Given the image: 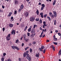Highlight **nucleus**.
Listing matches in <instances>:
<instances>
[{
  "label": "nucleus",
  "mask_w": 61,
  "mask_h": 61,
  "mask_svg": "<svg viewBox=\"0 0 61 61\" xmlns=\"http://www.w3.org/2000/svg\"><path fill=\"white\" fill-rule=\"evenodd\" d=\"M24 16L25 17H27L29 16V13L28 12H26L24 13Z\"/></svg>",
  "instance_id": "obj_1"
},
{
  "label": "nucleus",
  "mask_w": 61,
  "mask_h": 61,
  "mask_svg": "<svg viewBox=\"0 0 61 61\" xmlns=\"http://www.w3.org/2000/svg\"><path fill=\"white\" fill-rule=\"evenodd\" d=\"M49 15L50 17H51V18H54V15L52 14L51 12H50Z\"/></svg>",
  "instance_id": "obj_2"
},
{
  "label": "nucleus",
  "mask_w": 61,
  "mask_h": 61,
  "mask_svg": "<svg viewBox=\"0 0 61 61\" xmlns=\"http://www.w3.org/2000/svg\"><path fill=\"white\" fill-rule=\"evenodd\" d=\"M35 18L34 17H32L30 18V21L31 22H33L35 20Z\"/></svg>",
  "instance_id": "obj_3"
},
{
  "label": "nucleus",
  "mask_w": 61,
  "mask_h": 61,
  "mask_svg": "<svg viewBox=\"0 0 61 61\" xmlns=\"http://www.w3.org/2000/svg\"><path fill=\"white\" fill-rule=\"evenodd\" d=\"M11 33L12 35H13V33L14 35H15V30H12V31L11 32Z\"/></svg>",
  "instance_id": "obj_4"
},
{
  "label": "nucleus",
  "mask_w": 61,
  "mask_h": 61,
  "mask_svg": "<svg viewBox=\"0 0 61 61\" xmlns=\"http://www.w3.org/2000/svg\"><path fill=\"white\" fill-rule=\"evenodd\" d=\"M53 12L54 15V16L55 17H56L57 15L56 12V11H53Z\"/></svg>",
  "instance_id": "obj_5"
},
{
  "label": "nucleus",
  "mask_w": 61,
  "mask_h": 61,
  "mask_svg": "<svg viewBox=\"0 0 61 61\" xmlns=\"http://www.w3.org/2000/svg\"><path fill=\"white\" fill-rule=\"evenodd\" d=\"M40 30H42V31H43V32H46V29H45V30L42 29V28L41 27L40 28Z\"/></svg>",
  "instance_id": "obj_6"
},
{
  "label": "nucleus",
  "mask_w": 61,
  "mask_h": 61,
  "mask_svg": "<svg viewBox=\"0 0 61 61\" xmlns=\"http://www.w3.org/2000/svg\"><path fill=\"white\" fill-rule=\"evenodd\" d=\"M32 26H30L29 29L28 30V32H30L31 31V28H32Z\"/></svg>",
  "instance_id": "obj_7"
},
{
  "label": "nucleus",
  "mask_w": 61,
  "mask_h": 61,
  "mask_svg": "<svg viewBox=\"0 0 61 61\" xmlns=\"http://www.w3.org/2000/svg\"><path fill=\"white\" fill-rule=\"evenodd\" d=\"M26 58L28 61H30L31 60V58L29 56H27Z\"/></svg>",
  "instance_id": "obj_8"
},
{
  "label": "nucleus",
  "mask_w": 61,
  "mask_h": 61,
  "mask_svg": "<svg viewBox=\"0 0 61 61\" xmlns=\"http://www.w3.org/2000/svg\"><path fill=\"white\" fill-rule=\"evenodd\" d=\"M51 47L52 48V49H53V50H54V51L55 50V46L53 45H51Z\"/></svg>",
  "instance_id": "obj_9"
},
{
  "label": "nucleus",
  "mask_w": 61,
  "mask_h": 61,
  "mask_svg": "<svg viewBox=\"0 0 61 61\" xmlns=\"http://www.w3.org/2000/svg\"><path fill=\"white\" fill-rule=\"evenodd\" d=\"M12 14V12H10L9 13V14L8 15L7 17H10L11 15Z\"/></svg>",
  "instance_id": "obj_10"
},
{
  "label": "nucleus",
  "mask_w": 61,
  "mask_h": 61,
  "mask_svg": "<svg viewBox=\"0 0 61 61\" xmlns=\"http://www.w3.org/2000/svg\"><path fill=\"white\" fill-rule=\"evenodd\" d=\"M40 15H41V17L42 18H43V13L41 12L40 14Z\"/></svg>",
  "instance_id": "obj_11"
},
{
  "label": "nucleus",
  "mask_w": 61,
  "mask_h": 61,
  "mask_svg": "<svg viewBox=\"0 0 61 61\" xmlns=\"http://www.w3.org/2000/svg\"><path fill=\"white\" fill-rule=\"evenodd\" d=\"M35 32V30H34V29H33L31 31V33L32 34H34Z\"/></svg>",
  "instance_id": "obj_12"
},
{
  "label": "nucleus",
  "mask_w": 61,
  "mask_h": 61,
  "mask_svg": "<svg viewBox=\"0 0 61 61\" xmlns=\"http://www.w3.org/2000/svg\"><path fill=\"white\" fill-rule=\"evenodd\" d=\"M36 14L37 15H39V11L38 10H37L36 11Z\"/></svg>",
  "instance_id": "obj_13"
},
{
  "label": "nucleus",
  "mask_w": 61,
  "mask_h": 61,
  "mask_svg": "<svg viewBox=\"0 0 61 61\" xmlns=\"http://www.w3.org/2000/svg\"><path fill=\"white\" fill-rule=\"evenodd\" d=\"M43 33H44V31H42L41 33V35L39 36L40 37H42V35L43 34Z\"/></svg>",
  "instance_id": "obj_14"
},
{
  "label": "nucleus",
  "mask_w": 61,
  "mask_h": 61,
  "mask_svg": "<svg viewBox=\"0 0 61 61\" xmlns=\"http://www.w3.org/2000/svg\"><path fill=\"white\" fill-rule=\"evenodd\" d=\"M23 8H24V5L23 4H22L20 6V9L22 10L23 9Z\"/></svg>",
  "instance_id": "obj_15"
},
{
  "label": "nucleus",
  "mask_w": 61,
  "mask_h": 61,
  "mask_svg": "<svg viewBox=\"0 0 61 61\" xmlns=\"http://www.w3.org/2000/svg\"><path fill=\"white\" fill-rule=\"evenodd\" d=\"M39 53H38V54H36V56L38 58H39Z\"/></svg>",
  "instance_id": "obj_16"
},
{
  "label": "nucleus",
  "mask_w": 61,
  "mask_h": 61,
  "mask_svg": "<svg viewBox=\"0 0 61 61\" xmlns=\"http://www.w3.org/2000/svg\"><path fill=\"white\" fill-rule=\"evenodd\" d=\"M30 37H31V38H32L34 37V34H32L31 35H30Z\"/></svg>",
  "instance_id": "obj_17"
},
{
  "label": "nucleus",
  "mask_w": 61,
  "mask_h": 61,
  "mask_svg": "<svg viewBox=\"0 0 61 61\" xmlns=\"http://www.w3.org/2000/svg\"><path fill=\"white\" fill-rule=\"evenodd\" d=\"M29 39L27 38L26 39H25V40H25V41L26 42H28V41H29Z\"/></svg>",
  "instance_id": "obj_18"
},
{
  "label": "nucleus",
  "mask_w": 61,
  "mask_h": 61,
  "mask_svg": "<svg viewBox=\"0 0 61 61\" xmlns=\"http://www.w3.org/2000/svg\"><path fill=\"white\" fill-rule=\"evenodd\" d=\"M36 27H37V26L36 24H34V25L33 28L34 29H35V28H36Z\"/></svg>",
  "instance_id": "obj_19"
},
{
  "label": "nucleus",
  "mask_w": 61,
  "mask_h": 61,
  "mask_svg": "<svg viewBox=\"0 0 61 61\" xmlns=\"http://www.w3.org/2000/svg\"><path fill=\"white\" fill-rule=\"evenodd\" d=\"M6 39H7V41H9V40H10V37H6Z\"/></svg>",
  "instance_id": "obj_20"
},
{
  "label": "nucleus",
  "mask_w": 61,
  "mask_h": 61,
  "mask_svg": "<svg viewBox=\"0 0 61 61\" xmlns=\"http://www.w3.org/2000/svg\"><path fill=\"white\" fill-rule=\"evenodd\" d=\"M56 0H54V2L53 3V5H55V4H56Z\"/></svg>",
  "instance_id": "obj_21"
},
{
  "label": "nucleus",
  "mask_w": 61,
  "mask_h": 61,
  "mask_svg": "<svg viewBox=\"0 0 61 61\" xmlns=\"http://www.w3.org/2000/svg\"><path fill=\"white\" fill-rule=\"evenodd\" d=\"M9 26L10 27H12L13 26V24H10L9 25Z\"/></svg>",
  "instance_id": "obj_22"
},
{
  "label": "nucleus",
  "mask_w": 61,
  "mask_h": 61,
  "mask_svg": "<svg viewBox=\"0 0 61 61\" xmlns=\"http://www.w3.org/2000/svg\"><path fill=\"white\" fill-rule=\"evenodd\" d=\"M47 26V25L46 24H44L43 26V28H45V26Z\"/></svg>",
  "instance_id": "obj_23"
},
{
  "label": "nucleus",
  "mask_w": 61,
  "mask_h": 61,
  "mask_svg": "<svg viewBox=\"0 0 61 61\" xmlns=\"http://www.w3.org/2000/svg\"><path fill=\"white\" fill-rule=\"evenodd\" d=\"M35 20L36 21H37V22H38L39 20V19L38 18H37L35 19Z\"/></svg>",
  "instance_id": "obj_24"
},
{
  "label": "nucleus",
  "mask_w": 61,
  "mask_h": 61,
  "mask_svg": "<svg viewBox=\"0 0 61 61\" xmlns=\"http://www.w3.org/2000/svg\"><path fill=\"white\" fill-rule=\"evenodd\" d=\"M15 4H18V1L17 0H15Z\"/></svg>",
  "instance_id": "obj_25"
},
{
  "label": "nucleus",
  "mask_w": 61,
  "mask_h": 61,
  "mask_svg": "<svg viewBox=\"0 0 61 61\" xmlns=\"http://www.w3.org/2000/svg\"><path fill=\"white\" fill-rule=\"evenodd\" d=\"M27 26H26L25 27V28L24 29V31H25L26 30V29H27Z\"/></svg>",
  "instance_id": "obj_26"
},
{
  "label": "nucleus",
  "mask_w": 61,
  "mask_h": 61,
  "mask_svg": "<svg viewBox=\"0 0 61 61\" xmlns=\"http://www.w3.org/2000/svg\"><path fill=\"white\" fill-rule=\"evenodd\" d=\"M23 36L24 38V40H25V38L26 37V36H25V35L24 34L23 35Z\"/></svg>",
  "instance_id": "obj_27"
},
{
  "label": "nucleus",
  "mask_w": 61,
  "mask_h": 61,
  "mask_svg": "<svg viewBox=\"0 0 61 61\" xmlns=\"http://www.w3.org/2000/svg\"><path fill=\"white\" fill-rule=\"evenodd\" d=\"M32 52H33V50H32V49L31 48H30V53H32Z\"/></svg>",
  "instance_id": "obj_28"
},
{
  "label": "nucleus",
  "mask_w": 61,
  "mask_h": 61,
  "mask_svg": "<svg viewBox=\"0 0 61 61\" xmlns=\"http://www.w3.org/2000/svg\"><path fill=\"white\" fill-rule=\"evenodd\" d=\"M15 49H16L17 50H19V48L16 46H15Z\"/></svg>",
  "instance_id": "obj_29"
},
{
  "label": "nucleus",
  "mask_w": 61,
  "mask_h": 61,
  "mask_svg": "<svg viewBox=\"0 0 61 61\" xmlns=\"http://www.w3.org/2000/svg\"><path fill=\"white\" fill-rule=\"evenodd\" d=\"M4 56H3L1 59V60L2 61H4Z\"/></svg>",
  "instance_id": "obj_30"
},
{
  "label": "nucleus",
  "mask_w": 61,
  "mask_h": 61,
  "mask_svg": "<svg viewBox=\"0 0 61 61\" xmlns=\"http://www.w3.org/2000/svg\"><path fill=\"white\" fill-rule=\"evenodd\" d=\"M11 47L13 49H14V50L15 49V46H11Z\"/></svg>",
  "instance_id": "obj_31"
},
{
  "label": "nucleus",
  "mask_w": 61,
  "mask_h": 61,
  "mask_svg": "<svg viewBox=\"0 0 61 61\" xmlns=\"http://www.w3.org/2000/svg\"><path fill=\"white\" fill-rule=\"evenodd\" d=\"M26 53H25V52L24 53L23 55L24 57H25V56H26Z\"/></svg>",
  "instance_id": "obj_32"
},
{
  "label": "nucleus",
  "mask_w": 61,
  "mask_h": 61,
  "mask_svg": "<svg viewBox=\"0 0 61 61\" xmlns=\"http://www.w3.org/2000/svg\"><path fill=\"white\" fill-rule=\"evenodd\" d=\"M59 55H61V50H60L59 51Z\"/></svg>",
  "instance_id": "obj_33"
},
{
  "label": "nucleus",
  "mask_w": 61,
  "mask_h": 61,
  "mask_svg": "<svg viewBox=\"0 0 61 61\" xmlns=\"http://www.w3.org/2000/svg\"><path fill=\"white\" fill-rule=\"evenodd\" d=\"M11 19L12 20V21H14V19L13 16H12L11 17Z\"/></svg>",
  "instance_id": "obj_34"
},
{
  "label": "nucleus",
  "mask_w": 61,
  "mask_h": 61,
  "mask_svg": "<svg viewBox=\"0 0 61 61\" xmlns=\"http://www.w3.org/2000/svg\"><path fill=\"white\" fill-rule=\"evenodd\" d=\"M56 20H55L54 23V25H56Z\"/></svg>",
  "instance_id": "obj_35"
},
{
  "label": "nucleus",
  "mask_w": 61,
  "mask_h": 61,
  "mask_svg": "<svg viewBox=\"0 0 61 61\" xmlns=\"http://www.w3.org/2000/svg\"><path fill=\"white\" fill-rule=\"evenodd\" d=\"M53 40L54 41H57V38H53Z\"/></svg>",
  "instance_id": "obj_36"
},
{
  "label": "nucleus",
  "mask_w": 61,
  "mask_h": 61,
  "mask_svg": "<svg viewBox=\"0 0 61 61\" xmlns=\"http://www.w3.org/2000/svg\"><path fill=\"white\" fill-rule=\"evenodd\" d=\"M39 22L41 24H42V20L40 19Z\"/></svg>",
  "instance_id": "obj_37"
},
{
  "label": "nucleus",
  "mask_w": 61,
  "mask_h": 61,
  "mask_svg": "<svg viewBox=\"0 0 61 61\" xmlns=\"http://www.w3.org/2000/svg\"><path fill=\"white\" fill-rule=\"evenodd\" d=\"M41 5L42 6V7H45V5L44 4H42Z\"/></svg>",
  "instance_id": "obj_38"
},
{
  "label": "nucleus",
  "mask_w": 61,
  "mask_h": 61,
  "mask_svg": "<svg viewBox=\"0 0 61 61\" xmlns=\"http://www.w3.org/2000/svg\"><path fill=\"white\" fill-rule=\"evenodd\" d=\"M47 18H48L49 19V21H50L51 20V18L50 17H49V16L47 17Z\"/></svg>",
  "instance_id": "obj_39"
},
{
  "label": "nucleus",
  "mask_w": 61,
  "mask_h": 61,
  "mask_svg": "<svg viewBox=\"0 0 61 61\" xmlns=\"http://www.w3.org/2000/svg\"><path fill=\"white\" fill-rule=\"evenodd\" d=\"M41 48L42 49H44V48H45V46H41Z\"/></svg>",
  "instance_id": "obj_40"
},
{
  "label": "nucleus",
  "mask_w": 61,
  "mask_h": 61,
  "mask_svg": "<svg viewBox=\"0 0 61 61\" xmlns=\"http://www.w3.org/2000/svg\"><path fill=\"white\" fill-rule=\"evenodd\" d=\"M16 14H17V11L15 10L14 11V15H16Z\"/></svg>",
  "instance_id": "obj_41"
},
{
  "label": "nucleus",
  "mask_w": 61,
  "mask_h": 61,
  "mask_svg": "<svg viewBox=\"0 0 61 61\" xmlns=\"http://www.w3.org/2000/svg\"><path fill=\"white\" fill-rule=\"evenodd\" d=\"M39 50L40 51H42V49H42V48H39Z\"/></svg>",
  "instance_id": "obj_42"
},
{
  "label": "nucleus",
  "mask_w": 61,
  "mask_h": 61,
  "mask_svg": "<svg viewBox=\"0 0 61 61\" xmlns=\"http://www.w3.org/2000/svg\"><path fill=\"white\" fill-rule=\"evenodd\" d=\"M28 45L29 46H32V44L31 43H30Z\"/></svg>",
  "instance_id": "obj_43"
},
{
  "label": "nucleus",
  "mask_w": 61,
  "mask_h": 61,
  "mask_svg": "<svg viewBox=\"0 0 61 61\" xmlns=\"http://www.w3.org/2000/svg\"><path fill=\"white\" fill-rule=\"evenodd\" d=\"M53 44H54L55 45H57V42H53Z\"/></svg>",
  "instance_id": "obj_44"
},
{
  "label": "nucleus",
  "mask_w": 61,
  "mask_h": 61,
  "mask_svg": "<svg viewBox=\"0 0 61 61\" xmlns=\"http://www.w3.org/2000/svg\"><path fill=\"white\" fill-rule=\"evenodd\" d=\"M28 48H29V47H27L25 48V50H26Z\"/></svg>",
  "instance_id": "obj_45"
},
{
  "label": "nucleus",
  "mask_w": 61,
  "mask_h": 61,
  "mask_svg": "<svg viewBox=\"0 0 61 61\" xmlns=\"http://www.w3.org/2000/svg\"><path fill=\"white\" fill-rule=\"evenodd\" d=\"M30 33H27V35L28 36H30Z\"/></svg>",
  "instance_id": "obj_46"
},
{
  "label": "nucleus",
  "mask_w": 61,
  "mask_h": 61,
  "mask_svg": "<svg viewBox=\"0 0 61 61\" xmlns=\"http://www.w3.org/2000/svg\"><path fill=\"white\" fill-rule=\"evenodd\" d=\"M19 41V40H18L17 39L16 40L15 43H17L18 42V41Z\"/></svg>",
  "instance_id": "obj_47"
},
{
  "label": "nucleus",
  "mask_w": 61,
  "mask_h": 61,
  "mask_svg": "<svg viewBox=\"0 0 61 61\" xmlns=\"http://www.w3.org/2000/svg\"><path fill=\"white\" fill-rule=\"evenodd\" d=\"M44 7H42L41 8V10H43V9H44Z\"/></svg>",
  "instance_id": "obj_48"
},
{
  "label": "nucleus",
  "mask_w": 61,
  "mask_h": 61,
  "mask_svg": "<svg viewBox=\"0 0 61 61\" xmlns=\"http://www.w3.org/2000/svg\"><path fill=\"white\" fill-rule=\"evenodd\" d=\"M6 55V54L5 53H4L3 54V55L4 56H5Z\"/></svg>",
  "instance_id": "obj_49"
},
{
  "label": "nucleus",
  "mask_w": 61,
  "mask_h": 61,
  "mask_svg": "<svg viewBox=\"0 0 61 61\" xmlns=\"http://www.w3.org/2000/svg\"><path fill=\"white\" fill-rule=\"evenodd\" d=\"M11 35V34H9L8 36H7V37H10V35Z\"/></svg>",
  "instance_id": "obj_50"
},
{
  "label": "nucleus",
  "mask_w": 61,
  "mask_h": 61,
  "mask_svg": "<svg viewBox=\"0 0 61 61\" xmlns=\"http://www.w3.org/2000/svg\"><path fill=\"white\" fill-rule=\"evenodd\" d=\"M3 31V32L5 31V28H3L2 29Z\"/></svg>",
  "instance_id": "obj_51"
},
{
  "label": "nucleus",
  "mask_w": 61,
  "mask_h": 61,
  "mask_svg": "<svg viewBox=\"0 0 61 61\" xmlns=\"http://www.w3.org/2000/svg\"><path fill=\"white\" fill-rule=\"evenodd\" d=\"M21 9H19L18 10V13H19V12H20V11H21Z\"/></svg>",
  "instance_id": "obj_52"
},
{
  "label": "nucleus",
  "mask_w": 61,
  "mask_h": 61,
  "mask_svg": "<svg viewBox=\"0 0 61 61\" xmlns=\"http://www.w3.org/2000/svg\"><path fill=\"white\" fill-rule=\"evenodd\" d=\"M33 45H35L36 44V42L35 41L33 42Z\"/></svg>",
  "instance_id": "obj_53"
},
{
  "label": "nucleus",
  "mask_w": 61,
  "mask_h": 61,
  "mask_svg": "<svg viewBox=\"0 0 61 61\" xmlns=\"http://www.w3.org/2000/svg\"><path fill=\"white\" fill-rule=\"evenodd\" d=\"M43 24H46V21H44L43 22Z\"/></svg>",
  "instance_id": "obj_54"
},
{
  "label": "nucleus",
  "mask_w": 61,
  "mask_h": 61,
  "mask_svg": "<svg viewBox=\"0 0 61 61\" xmlns=\"http://www.w3.org/2000/svg\"><path fill=\"white\" fill-rule=\"evenodd\" d=\"M28 52H29V51H26V52H25V53H26V54H28Z\"/></svg>",
  "instance_id": "obj_55"
},
{
  "label": "nucleus",
  "mask_w": 61,
  "mask_h": 61,
  "mask_svg": "<svg viewBox=\"0 0 61 61\" xmlns=\"http://www.w3.org/2000/svg\"><path fill=\"white\" fill-rule=\"evenodd\" d=\"M43 51V53L45 54V52H46V50L45 49Z\"/></svg>",
  "instance_id": "obj_56"
},
{
  "label": "nucleus",
  "mask_w": 61,
  "mask_h": 61,
  "mask_svg": "<svg viewBox=\"0 0 61 61\" xmlns=\"http://www.w3.org/2000/svg\"><path fill=\"white\" fill-rule=\"evenodd\" d=\"M58 34L59 36H61V33H58Z\"/></svg>",
  "instance_id": "obj_57"
},
{
  "label": "nucleus",
  "mask_w": 61,
  "mask_h": 61,
  "mask_svg": "<svg viewBox=\"0 0 61 61\" xmlns=\"http://www.w3.org/2000/svg\"><path fill=\"white\" fill-rule=\"evenodd\" d=\"M47 16V14H46L44 15V17H46V16Z\"/></svg>",
  "instance_id": "obj_58"
},
{
  "label": "nucleus",
  "mask_w": 61,
  "mask_h": 61,
  "mask_svg": "<svg viewBox=\"0 0 61 61\" xmlns=\"http://www.w3.org/2000/svg\"><path fill=\"white\" fill-rule=\"evenodd\" d=\"M24 45V43H22V44L21 45L22 46H23Z\"/></svg>",
  "instance_id": "obj_59"
},
{
  "label": "nucleus",
  "mask_w": 61,
  "mask_h": 61,
  "mask_svg": "<svg viewBox=\"0 0 61 61\" xmlns=\"http://www.w3.org/2000/svg\"><path fill=\"white\" fill-rule=\"evenodd\" d=\"M26 55L27 56H29V55L27 53L26 54Z\"/></svg>",
  "instance_id": "obj_60"
},
{
  "label": "nucleus",
  "mask_w": 61,
  "mask_h": 61,
  "mask_svg": "<svg viewBox=\"0 0 61 61\" xmlns=\"http://www.w3.org/2000/svg\"><path fill=\"white\" fill-rule=\"evenodd\" d=\"M55 31L56 33H57V32H58V30H56Z\"/></svg>",
  "instance_id": "obj_61"
},
{
  "label": "nucleus",
  "mask_w": 61,
  "mask_h": 61,
  "mask_svg": "<svg viewBox=\"0 0 61 61\" xmlns=\"http://www.w3.org/2000/svg\"><path fill=\"white\" fill-rule=\"evenodd\" d=\"M2 6L3 8H5V7L4 6V5H2Z\"/></svg>",
  "instance_id": "obj_62"
},
{
  "label": "nucleus",
  "mask_w": 61,
  "mask_h": 61,
  "mask_svg": "<svg viewBox=\"0 0 61 61\" xmlns=\"http://www.w3.org/2000/svg\"><path fill=\"white\" fill-rule=\"evenodd\" d=\"M45 36V34L43 35V36H42V38H43V37H44Z\"/></svg>",
  "instance_id": "obj_63"
},
{
  "label": "nucleus",
  "mask_w": 61,
  "mask_h": 61,
  "mask_svg": "<svg viewBox=\"0 0 61 61\" xmlns=\"http://www.w3.org/2000/svg\"><path fill=\"white\" fill-rule=\"evenodd\" d=\"M8 61H11V60L10 59H9L8 60Z\"/></svg>",
  "instance_id": "obj_64"
}]
</instances>
